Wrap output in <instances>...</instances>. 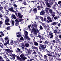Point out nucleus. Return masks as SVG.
I'll use <instances>...</instances> for the list:
<instances>
[{
    "label": "nucleus",
    "mask_w": 61,
    "mask_h": 61,
    "mask_svg": "<svg viewBox=\"0 0 61 61\" xmlns=\"http://www.w3.org/2000/svg\"><path fill=\"white\" fill-rule=\"evenodd\" d=\"M24 32L26 38L28 40H30L31 39L28 36H27V35H28V32L25 30L24 31Z\"/></svg>",
    "instance_id": "obj_1"
},
{
    "label": "nucleus",
    "mask_w": 61,
    "mask_h": 61,
    "mask_svg": "<svg viewBox=\"0 0 61 61\" xmlns=\"http://www.w3.org/2000/svg\"><path fill=\"white\" fill-rule=\"evenodd\" d=\"M32 30L35 35L37 33H39V31L37 29H36V30L34 28H33L32 29Z\"/></svg>",
    "instance_id": "obj_2"
},
{
    "label": "nucleus",
    "mask_w": 61,
    "mask_h": 61,
    "mask_svg": "<svg viewBox=\"0 0 61 61\" xmlns=\"http://www.w3.org/2000/svg\"><path fill=\"white\" fill-rule=\"evenodd\" d=\"M47 19H48L47 20L46 22H47L48 23H50V22H52V20L51 19V18L49 16H48L47 17Z\"/></svg>",
    "instance_id": "obj_3"
},
{
    "label": "nucleus",
    "mask_w": 61,
    "mask_h": 61,
    "mask_svg": "<svg viewBox=\"0 0 61 61\" xmlns=\"http://www.w3.org/2000/svg\"><path fill=\"white\" fill-rule=\"evenodd\" d=\"M20 56L22 58V59H23V60H25V59H26L27 58L26 57H25L24 56V55L23 54H21Z\"/></svg>",
    "instance_id": "obj_4"
},
{
    "label": "nucleus",
    "mask_w": 61,
    "mask_h": 61,
    "mask_svg": "<svg viewBox=\"0 0 61 61\" xmlns=\"http://www.w3.org/2000/svg\"><path fill=\"white\" fill-rule=\"evenodd\" d=\"M50 0H45V2H46L47 3H46V5H47L46 6L47 7H51V6L50 5H49V3H48V1H49Z\"/></svg>",
    "instance_id": "obj_5"
},
{
    "label": "nucleus",
    "mask_w": 61,
    "mask_h": 61,
    "mask_svg": "<svg viewBox=\"0 0 61 61\" xmlns=\"http://www.w3.org/2000/svg\"><path fill=\"white\" fill-rule=\"evenodd\" d=\"M5 50L6 51V52H8L9 53L13 52V50L10 49H5Z\"/></svg>",
    "instance_id": "obj_6"
},
{
    "label": "nucleus",
    "mask_w": 61,
    "mask_h": 61,
    "mask_svg": "<svg viewBox=\"0 0 61 61\" xmlns=\"http://www.w3.org/2000/svg\"><path fill=\"white\" fill-rule=\"evenodd\" d=\"M15 22H16V23L15 24V26H18V23H19V20L17 19H16L15 20Z\"/></svg>",
    "instance_id": "obj_7"
},
{
    "label": "nucleus",
    "mask_w": 61,
    "mask_h": 61,
    "mask_svg": "<svg viewBox=\"0 0 61 61\" xmlns=\"http://www.w3.org/2000/svg\"><path fill=\"white\" fill-rule=\"evenodd\" d=\"M47 54H46V55L48 56H52L53 55H52L50 54V52L48 51H47Z\"/></svg>",
    "instance_id": "obj_8"
},
{
    "label": "nucleus",
    "mask_w": 61,
    "mask_h": 61,
    "mask_svg": "<svg viewBox=\"0 0 61 61\" xmlns=\"http://www.w3.org/2000/svg\"><path fill=\"white\" fill-rule=\"evenodd\" d=\"M40 45L43 50H44V49H45V47L44 46V45H42V44H40Z\"/></svg>",
    "instance_id": "obj_9"
},
{
    "label": "nucleus",
    "mask_w": 61,
    "mask_h": 61,
    "mask_svg": "<svg viewBox=\"0 0 61 61\" xmlns=\"http://www.w3.org/2000/svg\"><path fill=\"white\" fill-rule=\"evenodd\" d=\"M9 10L10 11H12V12H14V13H15V11L13 10V7H11L9 9Z\"/></svg>",
    "instance_id": "obj_10"
},
{
    "label": "nucleus",
    "mask_w": 61,
    "mask_h": 61,
    "mask_svg": "<svg viewBox=\"0 0 61 61\" xmlns=\"http://www.w3.org/2000/svg\"><path fill=\"white\" fill-rule=\"evenodd\" d=\"M44 57L45 59L47 60H46V61H47V60H47V56H46V55H44Z\"/></svg>",
    "instance_id": "obj_11"
},
{
    "label": "nucleus",
    "mask_w": 61,
    "mask_h": 61,
    "mask_svg": "<svg viewBox=\"0 0 61 61\" xmlns=\"http://www.w3.org/2000/svg\"><path fill=\"white\" fill-rule=\"evenodd\" d=\"M9 40H8L7 42L4 43V46H5L6 47V45L9 44Z\"/></svg>",
    "instance_id": "obj_12"
},
{
    "label": "nucleus",
    "mask_w": 61,
    "mask_h": 61,
    "mask_svg": "<svg viewBox=\"0 0 61 61\" xmlns=\"http://www.w3.org/2000/svg\"><path fill=\"white\" fill-rule=\"evenodd\" d=\"M5 22H9V19L8 18H7V19L5 20Z\"/></svg>",
    "instance_id": "obj_13"
},
{
    "label": "nucleus",
    "mask_w": 61,
    "mask_h": 61,
    "mask_svg": "<svg viewBox=\"0 0 61 61\" xmlns=\"http://www.w3.org/2000/svg\"><path fill=\"white\" fill-rule=\"evenodd\" d=\"M55 39L56 40L57 42H58L59 43L61 44V42L59 41V39L57 38H55Z\"/></svg>",
    "instance_id": "obj_14"
},
{
    "label": "nucleus",
    "mask_w": 61,
    "mask_h": 61,
    "mask_svg": "<svg viewBox=\"0 0 61 61\" xmlns=\"http://www.w3.org/2000/svg\"><path fill=\"white\" fill-rule=\"evenodd\" d=\"M52 16L53 17H54L55 15V14H56V13H55V12H53L52 13Z\"/></svg>",
    "instance_id": "obj_15"
},
{
    "label": "nucleus",
    "mask_w": 61,
    "mask_h": 61,
    "mask_svg": "<svg viewBox=\"0 0 61 61\" xmlns=\"http://www.w3.org/2000/svg\"><path fill=\"white\" fill-rule=\"evenodd\" d=\"M14 19H16V17H15V16L14 14H12V15Z\"/></svg>",
    "instance_id": "obj_16"
},
{
    "label": "nucleus",
    "mask_w": 61,
    "mask_h": 61,
    "mask_svg": "<svg viewBox=\"0 0 61 61\" xmlns=\"http://www.w3.org/2000/svg\"><path fill=\"white\" fill-rule=\"evenodd\" d=\"M44 14H45V12L43 10L40 13L41 15H43Z\"/></svg>",
    "instance_id": "obj_17"
},
{
    "label": "nucleus",
    "mask_w": 61,
    "mask_h": 61,
    "mask_svg": "<svg viewBox=\"0 0 61 61\" xmlns=\"http://www.w3.org/2000/svg\"><path fill=\"white\" fill-rule=\"evenodd\" d=\"M32 49H36V50H38V48L34 46L33 47H32Z\"/></svg>",
    "instance_id": "obj_18"
},
{
    "label": "nucleus",
    "mask_w": 61,
    "mask_h": 61,
    "mask_svg": "<svg viewBox=\"0 0 61 61\" xmlns=\"http://www.w3.org/2000/svg\"><path fill=\"white\" fill-rule=\"evenodd\" d=\"M32 26L33 27H37V25L36 24H33L32 25Z\"/></svg>",
    "instance_id": "obj_19"
},
{
    "label": "nucleus",
    "mask_w": 61,
    "mask_h": 61,
    "mask_svg": "<svg viewBox=\"0 0 61 61\" xmlns=\"http://www.w3.org/2000/svg\"><path fill=\"white\" fill-rule=\"evenodd\" d=\"M16 57L17 58V60H20V61L21 60V58L20 57H18V56H17Z\"/></svg>",
    "instance_id": "obj_20"
},
{
    "label": "nucleus",
    "mask_w": 61,
    "mask_h": 61,
    "mask_svg": "<svg viewBox=\"0 0 61 61\" xmlns=\"http://www.w3.org/2000/svg\"><path fill=\"white\" fill-rule=\"evenodd\" d=\"M14 41H13V40H11V41L10 43V45H13V44H14Z\"/></svg>",
    "instance_id": "obj_21"
},
{
    "label": "nucleus",
    "mask_w": 61,
    "mask_h": 61,
    "mask_svg": "<svg viewBox=\"0 0 61 61\" xmlns=\"http://www.w3.org/2000/svg\"><path fill=\"white\" fill-rule=\"evenodd\" d=\"M34 44L35 46H38V43L36 42H34Z\"/></svg>",
    "instance_id": "obj_22"
},
{
    "label": "nucleus",
    "mask_w": 61,
    "mask_h": 61,
    "mask_svg": "<svg viewBox=\"0 0 61 61\" xmlns=\"http://www.w3.org/2000/svg\"><path fill=\"white\" fill-rule=\"evenodd\" d=\"M28 52L29 54H31L32 52V50H29L28 51Z\"/></svg>",
    "instance_id": "obj_23"
},
{
    "label": "nucleus",
    "mask_w": 61,
    "mask_h": 61,
    "mask_svg": "<svg viewBox=\"0 0 61 61\" xmlns=\"http://www.w3.org/2000/svg\"><path fill=\"white\" fill-rule=\"evenodd\" d=\"M49 11L50 14H52V13H53V10L52 9H51L49 10Z\"/></svg>",
    "instance_id": "obj_24"
},
{
    "label": "nucleus",
    "mask_w": 61,
    "mask_h": 61,
    "mask_svg": "<svg viewBox=\"0 0 61 61\" xmlns=\"http://www.w3.org/2000/svg\"><path fill=\"white\" fill-rule=\"evenodd\" d=\"M58 49H55V50H54V51L55 53H58Z\"/></svg>",
    "instance_id": "obj_25"
},
{
    "label": "nucleus",
    "mask_w": 61,
    "mask_h": 61,
    "mask_svg": "<svg viewBox=\"0 0 61 61\" xmlns=\"http://www.w3.org/2000/svg\"><path fill=\"white\" fill-rule=\"evenodd\" d=\"M4 46V45H3V44H2V43L0 42V47H1V48H2V47H3V46Z\"/></svg>",
    "instance_id": "obj_26"
},
{
    "label": "nucleus",
    "mask_w": 61,
    "mask_h": 61,
    "mask_svg": "<svg viewBox=\"0 0 61 61\" xmlns=\"http://www.w3.org/2000/svg\"><path fill=\"white\" fill-rule=\"evenodd\" d=\"M25 45L26 47H28L29 46V44L28 43H25Z\"/></svg>",
    "instance_id": "obj_27"
},
{
    "label": "nucleus",
    "mask_w": 61,
    "mask_h": 61,
    "mask_svg": "<svg viewBox=\"0 0 61 61\" xmlns=\"http://www.w3.org/2000/svg\"><path fill=\"white\" fill-rule=\"evenodd\" d=\"M45 10L46 12L47 13H48V8H45Z\"/></svg>",
    "instance_id": "obj_28"
},
{
    "label": "nucleus",
    "mask_w": 61,
    "mask_h": 61,
    "mask_svg": "<svg viewBox=\"0 0 61 61\" xmlns=\"http://www.w3.org/2000/svg\"><path fill=\"white\" fill-rule=\"evenodd\" d=\"M11 24L12 25H14V21L11 20Z\"/></svg>",
    "instance_id": "obj_29"
},
{
    "label": "nucleus",
    "mask_w": 61,
    "mask_h": 61,
    "mask_svg": "<svg viewBox=\"0 0 61 61\" xmlns=\"http://www.w3.org/2000/svg\"><path fill=\"white\" fill-rule=\"evenodd\" d=\"M5 11H6V15H8V12H9V11L8 10H6Z\"/></svg>",
    "instance_id": "obj_30"
},
{
    "label": "nucleus",
    "mask_w": 61,
    "mask_h": 61,
    "mask_svg": "<svg viewBox=\"0 0 61 61\" xmlns=\"http://www.w3.org/2000/svg\"><path fill=\"white\" fill-rule=\"evenodd\" d=\"M40 18L41 20L42 21H44V19H43V18L41 16L40 17Z\"/></svg>",
    "instance_id": "obj_31"
},
{
    "label": "nucleus",
    "mask_w": 61,
    "mask_h": 61,
    "mask_svg": "<svg viewBox=\"0 0 61 61\" xmlns=\"http://www.w3.org/2000/svg\"><path fill=\"white\" fill-rule=\"evenodd\" d=\"M3 55H4V56H5V57H4L5 58V59H7V56L6 55V54H5V53H4Z\"/></svg>",
    "instance_id": "obj_32"
},
{
    "label": "nucleus",
    "mask_w": 61,
    "mask_h": 61,
    "mask_svg": "<svg viewBox=\"0 0 61 61\" xmlns=\"http://www.w3.org/2000/svg\"><path fill=\"white\" fill-rule=\"evenodd\" d=\"M5 24L6 25H10V24L8 22H5Z\"/></svg>",
    "instance_id": "obj_33"
},
{
    "label": "nucleus",
    "mask_w": 61,
    "mask_h": 61,
    "mask_svg": "<svg viewBox=\"0 0 61 61\" xmlns=\"http://www.w3.org/2000/svg\"><path fill=\"white\" fill-rule=\"evenodd\" d=\"M49 43V41H47L46 40L44 42H43V43L44 44H47V43Z\"/></svg>",
    "instance_id": "obj_34"
},
{
    "label": "nucleus",
    "mask_w": 61,
    "mask_h": 61,
    "mask_svg": "<svg viewBox=\"0 0 61 61\" xmlns=\"http://www.w3.org/2000/svg\"><path fill=\"white\" fill-rule=\"evenodd\" d=\"M57 23H56V22H54L53 23H52V25H56V24H57Z\"/></svg>",
    "instance_id": "obj_35"
},
{
    "label": "nucleus",
    "mask_w": 61,
    "mask_h": 61,
    "mask_svg": "<svg viewBox=\"0 0 61 61\" xmlns=\"http://www.w3.org/2000/svg\"><path fill=\"white\" fill-rule=\"evenodd\" d=\"M0 40L3 43L4 42V39H3L2 38H0Z\"/></svg>",
    "instance_id": "obj_36"
},
{
    "label": "nucleus",
    "mask_w": 61,
    "mask_h": 61,
    "mask_svg": "<svg viewBox=\"0 0 61 61\" xmlns=\"http://www.w3.org/2000/svg\"><path fill=\"white\" fill-rule=\"evenodd\" d=\"M15 59V56H13L12 57V58L11 59L12 60H13Z\"/></svg>",
    "instance_id": "obj_37"
},
{
    "label": "nucleus",
    "mask_w": 61,
    "mask_h": 61,
    "mask_svg": "<svg viewBox=\"0 0 61 61\" xmlns=\"http://www.w3.org/2000/svg\"><path fill=\"white\" fill-rule=\"evenodd\" d=\"M7 30H10V26L7 27L6 28Z\"/></svg>",
    "instance_id": "obj_38"
},
{
    "label": "nucleus",
    "mask_w": 61,
    "mask_h": 61,
    "mask_svg": "<svg viewBox=\"0 0 61 61\" xmlns=\"http://www.w3.org/2000/svg\"><path fill=\"white\" fill-rule=\"evenodd\" d=\"M51 36L50 37V38H53V36H53V34H52L51 35Z\"/></svg>",
    "instance_id": "obj_39"
},
{
    "label": "nucleus",
    "mask_w": 61,
    "mask_h": 61,
    "mask_svg": "<svg viewBox=\"0 0 61 61\" xmlns=\"http://www.w3.org/2000/svg\"><path fill=\"white\" fill-rule=\"evenodd\" d=\"M33 10L34 11V12H36V11H37V9L36 8H35V9H33Z\"/></svg>",
    "instance_id": "obj_40"
},
{
    "label": "nucleus",
    "mask_w": 61,
    "mask_h": 61,
    "mask_svg": "<svg viewBox=\"0 0 61 61\" xmlns=\"http://www.w3.org/2000/svg\"><path fill=\"white\" fill-rule=\"evenodd\" d=\"M17 36L18 37H20L21 36H22V35H17Z\"/></svg>",
    "instance_id": "obj_41"
},
{
    "label": "nucleus",
    "mask_w": 61,
    "mask_h": 61,
    "mask_svg": "<svg viewBox=\"0 0 61 61\" xmlns=\"http://www.w3.org/2000/svg\"><path fill=\"white\" fill-rule=\"evenodd\" d=\"M54 6L55 7H56V6H58V5L56 3L54 5Z\"/></svg>",
    "instance_id": "obj_42"
},
{
    "label": "nucleus",
    "mask_w": 61,
    "mask_h": 61,
    "mask_svg": "<svg viewBox=\"0 0 61 61\" xmlns=\"http://www.w3.org/2000/svg\"><path fill=\"white\" fill-rule=\"evenodd\" d=\"M51 57H50L49 58V59L50 60H53V56H51Z\"/></svg>",
    "instance_id": "obj_43"
},
{
    "label": "nucleus",
    "mask_w": 61,
    "mask_h": 61,
    "mask_svg": "<svg viewBox=\"0 0 61 61\" xmlns=\"http://www.w3.org/2000/svg\"><path fill=\"white\" fill-rule=\"evenodd\" d=\"M36 19H39V18H40V17L38 16H37L36 17Z\"/></svg>",
    "instance_id": "obj_44"
},
{
    "label": "nucleus",
    "mask_w": 61,
    "mask_h": 61,
    "mask_svg": "<svg viewBox=\"0 0 61 61\" xmlns=\"http://www.w3.org/2000/svg\"><path fill=\"white\" fill-rule=\"evenodd\" d=\"M22 5H26L27 4H26V2H24L22 3Z\"/></svg>",
    "instance_id": "obj_45"
},
{
    "label": "nucleus",
    "mask_w": 61,
    "mask_h": 61,
    "mask_svg": "<svg viewBox=\"0 0 61 61\" xmlns=\"http://www.w3.org/2000/svg\"><path fill=\"white\" fill-rule=\"evenodd\" d=\"M40 28L41 30H42V29H43V27L41 25H40Z\"/></svg>",
    "instance_id": "obj_46"
},
{
    "label": "nucleus",
    "mask_w": 61,
    "mask_h": 61,
    "mask_svg": "<svg viewBox=\"0 0 61 61\" xmlns=\"http://www.w3.org/2000/svg\"><path fill=\"white\" fill-rule=\"evenodd\" d=\"M54 32L55 33L57 34V30H55Z\"/></svg>",
    "instance_id": "obj_47"
},
{
    "label": "nucleus",
    "mask_w": 61,
    "mask_h": 61,
    "mask_svg": "<svg viewBox=\"0 0 61 61\" xmlns=\"http://www.w3.org/2000/svg\"><path fill=\"white\" fill-rule=\"evenodd\" d=\"M49 34L50 35H52V34H53V33H52V32L50 31V32H49Z\"/></svg>",
    "instance_id": "obj_48"
},
{
    "label": "nucleus",
    "mask_w": 61,
    "mask_h": 61,
    "mask_svg": "<svg viewBox=\"0 0 61 61\" xmlns=\"http://www.w3.org/2000/svg\"><path fill=\"white\" fill-rule=\"evenodd\" d=\"M1 4L2 5V6H4V5H4V3L3 2H1Z\"/></svg>",
    "instance_id": "obj_49"
},
{
    "label": "nucleus",
    "mask_w": 61,
    "mask_h": 61,
    "mask_svg": "<svg viewBox=\"0 0 61 61\" xmlns=\"http://www.w3.org/2000/svg\"><path fill=\"white\" fill-rule=\"evenodd\" d=\"M38 37H39V38H40V39H41L42 38V36H41L40 35H39L38 36Z\"/></svg>",
    "instance_id": "obj_50"
},
{
    "label": "nucleus",
    "mask_w": 61,
    "mask_h": 61,
    "mask_svg": "<svg viewBox=\"0 0 61 61\" xmlns=\"http://www.w3.org/2000/svg\"><path fill=\"white\" fill-rule=\"evenodd\" d=\"M4 17H5V19H6H6H7V18H8V17H6V15H4Z\"/></svg>",
    "instance_id": "obj_51"
},
{
    "label": "nucleus",
    "mask_w": 61,
    "mask_h": 61,
    "mask_svg": "<svg viewBox=\"0 0 61 61\" xmlns=\"http://www.w3.org/2000/svg\"><path fill=\"white\" fill-rule=\"evenodd\" d=\"M20 39L21 40H24V38L22 37L20 38Z\"/></svg>",
    "instance_id": "obj_52"
},
{
    "label": "nucleus",
    "mask_w": 61,
    "mask_h": 61,
    "mask_svg": "<svg viewBox=\"0 0 61 61\" xmlns=\"http://www.w3.org/2000/svg\"><path fill=\"white\" fill-rule=\"evenodd\" d=\"M37 52L39 54V55H42V54H41V53H40V52L38 51H37Z\"/></svg>",
    "instance_id": "obj_53"
},
{
    "label": "nucleus",
    "mask_w": 61,
    "mask_h": 61,
    "mask_svg": "<svg viewBox=\"0 0 61 61\" xmlns=\"http://www.w3.org/2000/svg\"><path fill=\"white\" fill-rule=\"evenodd\" d=\"M57 16L55 17L54 18V19H55V20H56V19H57Z\"/></svg>",
    "instance_id": "obj_54"
},
{
    "label": "nucleus",
    "mask_w": 61,
    "mask_h": 61,
    "mask_svg": "<svg viewBox=\"0 0 61 61\" xmlns=\"http://www.w3.org/2000/svg\"><path fill=\"white\" fill-rule=\"evenodd\" d=\"M30 27H31V25H30V26H28V28L29 30H30Z\"/></svg>",
    "instance_id": "obj_55"
},
{
    "label": "nucleus",
    "mask_w": 61,
    "mask_h": 61,
    "mask_svg": "<svg viewBox=\"0 0 61 61\" xmlns=\"http://www.w3.org/2000/svg\"><path fill=\"white\" fill-rule=\"evenodd\" d=\"M8 39L7 37H5V40H7Z\"/></svg>",
    "instance_id": "obj_56"
},
{
    "label": "nucleus",
    "mask_w": 61,
    "mask_h": 61,
    "mask_svg": "<svg viewBox=\"0 0 61 61\" xmlns=\"http://www.w3.org/2000/svg\"><path fill=\"white\" fill-rule=\"evenodd\" d=\"M57 25L58 26L60 27V25H61V24L60 23H59Z\"/></svg>",
    "instance_id": "obj_57"
},
{
    "label": "nucleus",
    "mask_w": 61,
    "mask_h": 61,
    "mask_svg": "<svg viewBox=\"0 0 61 61\" xmlns=\"http://www.w3.org/2000/svg\"><path fill=\"white\" fill-rule=\"evenodd\" d=\"M21 46H24V47L25 46V45H24V43H22Z\"/></svg>",
    "instance_id": "obj_58"
},
{
    "label": "nucleus",
    "mask_w": 61,
    "mask_h": 61,
    "mask_svg": "<svg viewBox=\"0 0 61 61\" xmlns=\"http://www.w3.org/2000/svg\"><path fill=\"white\" fill-rule=\"evenodd\" d=\"M3 24V22L2 21H0V25H2Z\"/></svg>",
    "instance_id": "obj_59"
},
{
    "label": "nucleus",
    "mask_w": 61,
    "mask_h": 61,
    "mask_svg": "<svg viewBox=\"0 0 61 61\" xmlns=\"http://www.w3.org/2000/svg\"><path fill=\"white\" fill-rule=\"evenodd\" d=\"M52 42L54 44H55V40H53L52 41Z\"/></svg>",
    "instance_id": "obj_60"
},
{
    "label": "nucleus",
    "mask_w": 61,
    "mask_h": 61,
    "mask_svg": "<svg viewBox=\"0 0 61 61\" xmlns=\"http://www.w3.org/2000/svg\"><path fill=\"white\" fill-rule=\"evenodd\" d=\"M33 3L34 4H35V5H36V3H37L36 2V0L35 2V1H33Z\"/></svg>",
    "instance_id": "obj_61"
},
{
    "label": "nucleus",
    "mask_w": 61,
    "mask_h": 61,
    "mask_svg": "<svg viewBox=\"0 0 61 61\" xmlns=\"http://www.w3.org/2000/svg\"><path fill=\"white\" fill-rule=\"evenodd\" d=\"M5 7H4V9L5 10H6V5H5Z\"/></svg>",
    "instance_id": "obj_62"
},
{
    "label": "nucleus",
    "mask_w": 61,
    "mask_h": 61,
    "mask_svg": "<svg viewBox=\"0 0 61 61\" xmlns=\"http://www.w3.org/2000/svg\"><path fill=\"white\" fill-rule=\"evenodd\" d=\"M19 18H22V15H21L20 16H19Z\"/></svg>",
    "instance_id": "obj_63"
},
{
    "label": "nucleus",
    "mask_w": 61,
    "mask_h": 61,
    "mask_svg": "<svg viewBox=\"0 0 61 61\" xmlns=\"http://www.w3.org/2000/svg\"><path fill=\"white\" fill-rule=\"evenodd\" d=\"M61 3V1H59V2H58V4H60Z\"/></svg>",
    "instance_id": "obj_64"
}]
</instances>
